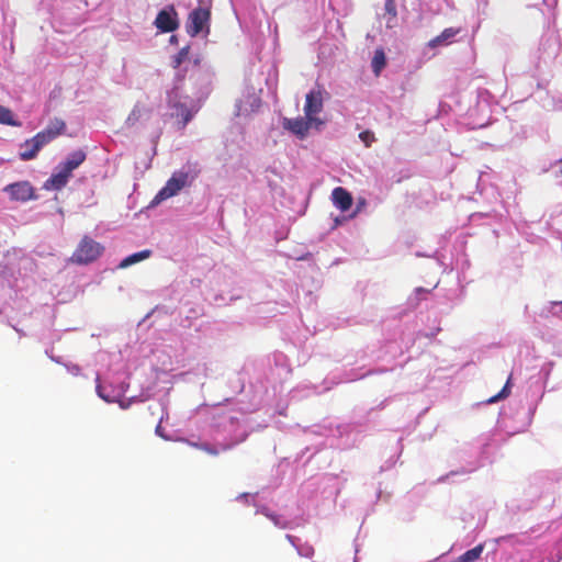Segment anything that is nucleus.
I'll use <instances>...</instances> for the list:
<instances>
[{"label": "nucleus", "instance_id": "obj_1", "mask_svg": "<svg viewBox=\"0 0 562 562\" xmlns=\"http://www.w3.org/2000/svg\"><path fill=\"white\" fill-rule=\"evenodd\" d=\"M212 74L209 70L196 68L189 81L177 78L175 87L167 93V102L171 110L170 115L181 119L180 128H183L200 109V103L210 92Z\"/></svg>", "mask_w": 562, "mask_h": 562}, {"label": "nucleus", "instance_id": "obj_2", "mask_svg": "<svg viewBox=\"0 0 562 562\" xmlns=\"http://www.w3.org/2000/svg\"><path fill=\"white\" fill-rule=\"evenodd\" d=\"M199 171L193 165H186L175 171L166 184L155 195L151 204L158 205L162 201L177 195L183 188L190 186L198 177Z\"/></svg>", "mask_w": 562, "mask_h": 562}, {"label": "nucleus", "instance_id": "obj_3", "mask_svg": "<svg viewBox=\"0 0 562 562\" xmlns=\"http://www.w3.org/2000/svg\"><path fill=\"white\" fill-rule=\"evenodd\" d=\"M261 88L256 87L251 83H247L241 97L235 104V114L238 117H249L252 113H256L261 105L260 92Z\"/></svg>", "mask_w": 562, "mask_h": 562}, {"label": "nucleus", "instance_id": "obj_4", "mask_svg": "<svg viewBox=\"0 0 562 562\" xmlns=\"http://www.w3.org/2000/svg\"><path fill=\"white\" fill-rule=\"evenodd\" d=\"M324 91L322 89L311 90L305 98L304 114L315 123V128L319 130L324 125V121L317 117V114L323 111L324 106Z\"/></svg>", "mask_w": 562, "mask_h": 562}, {"label": "nucleus", "instance_id": "obj_5", "mask_svg": "<svg viewBox=\"0 0 562 562\" xmlns=\"http://www.w3.org/2000/svg\"><path fill=\"white\" fill-rule=\"evenodd\" d=\"M102 249L99 243L90 237H83L74 252L71 260L76 263L91 262L101 255Z\"/></svg>", "mask_w": 562, "mask_h": 562}, {"label": "nucleus", "instance_id": "obj_6", "mask_svg": "<svg viewBox=\"0 0 562 562\" xmlns=\"http://www.w3.org/2000/svg\"><path fill=\"white\" fill-rule=\"evenodd\" d=\"M154 25L162 33L172 32L179 26L178 14L173 5H167L161 9L155 21Z\"/></svg>", "mask_w": 562, "mask_h": 562}, {"label": "nucleus", "instance_id": "obj_7", "mask_svg": "<svg viewBox=\"0 0 562 562\" xmlns=\"http://www.w3.org/2000/svg\"><path fill=\"white\" fill-rule=\"evenodd\" d=\"M210 20V10L206 8H195L189 14L188 23H187V32L191 36H196L200 34L204 27H207V23Z\"/></svg>", "mask_w": 562, "mask_h": 562}, {"label": "nucleus", "instance_id": "obj_8", "mask_svg": "<svg viewBox=\"0 0 562 562\" xmlns=\"http://www.w3.org/2000/svg\"><path fill=\"white\" fill-rule=\"evenodd\" d=\"M3 191L9 194L11 200L19 202H27L34 200V188L27 181H19L4 187Z\"/></svg>", "mask_w": 562, "mask_h": 562}, {"label": "nucleus", "instance_id": "obj_9", "mask_svg": "<svg viewBox=\"0 0 562 562\" xmlns=\"http://www.w3.org/2000/svg\"><path fill=\"white\" fill-rule=\"evenodd\" d=\"M283 127L292 134L303 139L306 137L308 131L315 127V123L305 117L284 119Z\"/></svg>", "mask_w": 562, "mask_h": 562}, {"label": "nucleus", "instance_id": "obj_10", "mask_svg": "<svg viewBox=\"0 0 562 562\" xmlns=\"http://www.w3.org/2000/svg\"><path fill=\"white\" fill-rule=\"evenodd\" d=\"M43 136H38L37 134L31 138L25 140L20 146V153L19 156L22 160H31L36 157L37 153L47 145L46 142H44Z\"/></svg>", "mask_w": 562, "mask_h": 562}, {"label": "nucleus", "instance_id": "obj_11", "mask_svg": "<svg viewBox=\"0 0 562 562\" xmlns=\"http://www.w3.org/2000/svg\"><path fill=\"white\" fill-rule=\"evenodd\" d=\"M66 128V124L60 119H54L50 120L48 125L40 133H37L38 136H43L44 142L47 144L54 140L57 136L63 134V132Z\"/></svg>", "mask_w": 562, "mask_h": 562}, {"label": "nucleus", "instance_id": "obj_12", "mask_svg": "<svg viewBox=\"0 0 562 562\" xmlns=\"http://www.w3.org/2000/svg\"><path fill=\"white\" fill-rule=\"evenodd\" d=\"M331 201L334 205L341 212L348 211L352 205L351 194L341 187H337L331 192Z\"/></svg>", "mask_w": 562, "mask_h": 562}, {"label": "nucleus", "instance_id": "obj_13", "mask_svg": "<svg viewBox=\"0 0 562 562\" xmlns=\"http://www.w3.org/2000/svg\"><path fill=\"white\" fill-rule=\"evenodd\" d=\"M459 33L458 29L448 27L441 32L440 35L436 36L435 38L430 40L427 44L428 48H436L439 46L448 45L452 42L454 36Z\"/></svg>", "mask_w": 562, "mask_h": 562}, {"label": "nucleus", "instance_id": "obj_14", "mask_svg": "<svg viewBox=\"0 0 562 562\" xmlns=\"http://www.w3.org/2000/svg\"><path fill=\"white\" fill-rule=\"evenodd\" d=\"M151 255V251L150 250H142V251H138V252H134L127 257H125L119 265H117V268L120 269H125L134 263H137L139 261H143L147 258H149Z\"/></svg>", "mask_w": 562, "mask_h": 562}, {"label": "nucleus", "instance_id": "obj_15", "mask_svg": "<svg viewBox=\"0 0 562 562\" xmlns=\"http://www.w3.org/2000/svg\"><path fill=\"white\" fill-rule=\"evenodd\" d=\"M86 160V153L82 151V150H76V151H72L70 153L65 161H63L65 164V166L70 169L71 171H74L75 169H77L83 161Z\"/></svg>", "mask_w": 562, "mask_h": 562}, {"label": "nucleus", "instance_id": "obj_16", "mask_svg": "<svg viewBox=\"0 0 562 562\" xmlns=\"http://www.w3.org/2000/svg\"><path fill=\"white\" fill-rule=\"evenodd\" d=\"M484 550L483 544H477L476 547L468 550L463 554L459 555L456 560L452 562H475L480 559L482 552Z\"/></svg>", "mask_w": 562, "mask_h": 562}, {"label": "nucleus", "instance_id": "obj_17", "mask_svg": "<svg viewBox=\"0 0 562 562\" xmlns=\"http://www.w3.org/2000/svg\"><path fill=\"white\" fill-rule=\"evenodd\" d=\"M67 180L65 176L59 175L58 172H54L44 183V189L46 190H60L67 184Z\"/></svg>", "mask_w": 562, "mask_h": 562}, {"label": "nucleus", "instance_id": "obj_18", "mask_svg": "<svg viewBox=\"0 0 562 562\" xmlns=\"http://www.w3.org/2000/svg\"><path fill=\"white\" fill-rule=\"evenodd\" d=\"M386 65V57L383 49H376L372 58L371 67L373 72L378 76Z\"/></svg>", "mask_w": 562, "mask_h": 562}, {"label": "nucleus", "instance_id": "obj_19", "mask_svg": "<svg viewBox=\"0 0 562 562\" xmlns=\"http://www.w3.org/2000/svg\"><path fill=\"white\" fill-rule=\"evenodd\" d=\"M0 123L10 126H21V123L14 119L12 111L0 105Z\"/></svg>", "mask_w": 562, "mask_h": 562}, {"label": "nucleus", "instance_id": "obj_20", "mask_svg": "<svg viewBox=\"0 0 562 562\" xmlns=\"http://www.w3.org/2000/svg\"><path fill=\"white\" fill-rule=\"evenodd\" d=\"M145 112V108L142 106L140 104H136L132 112L130 113V115L127 116L126 121H125V124L128 126V127H133L136 125V123L139 121V119L143 116Z\"/></svg>", "mask_w": 562, "mask_h": 562}, {"label": "nucleus", "instance_id": "obj_21", "mask_svg": "<svg viewBox=\"0 0 562 562\" xmlns=\"http://www.w3.org/2000/svg\"><path fill=\"white\" fill-rule=\"evenodd\" d=\"M189 46L180 49V52L173 58L175 68H180L188 59Z\"/></svg>", "mask_w": 562, "mask_h": 562}, {"label": "nucleus", "instance_id": "obj_22", "mask_svg": "<svg viewBox=\"0 0 562 562\" xmlns=\"http://www.w3.org/2000/svg\"><path fill=\"white\" fill-rule=\"evenodd\" d=\"M509 381L510 379H508V381L506 382V384L498 394L488 400L490 403H495L499 400L506 398L509 395Z\"/></svg>", "mask_w": 562, "mask_h": 562}, {"label": "nucleus", "instance_id": "obj_23", "mask_svg": "<svg viewBox=\"0 0 562 562\" xmlns=\"http://www.w3.org/2000/svg\"><path fill=\"white\" fill-rule=\"evenodd\" d=\"M192 447L194 448H198V449H201L212 456H217L218 454V450L212 446H210L209 443H191Z\"/></svg>", "mask_w": 562, "mask_h": 562}, {"label": "nucleus", "instance_id": "obj_24", "mask_svg": "<svg viewBox=\"0 0 562 562\" xmlns=\"http://www.w3.org/2000/svg\"><path fill=\"white\" fill-rule=\"evenodd\" d=\"M384 10L387 14L395 18L396 16V3L394 0H386L384 4Z\"/></svg>", "mask_w": 562, "mask_h": 562}, {"label": "nucleus", "instance_id": "obj_25", "mask_svg": "<svg viewBox=\"0 0 562 562\" xmlns=\"http://www.w3.org/2000/svg\"><path fill=\"white\" fill-rule=\"evenodd\" d=\"M359 138L369 147L374 139V135L369 131H364L359 134Z\"/></svg>", "mask_w": 562, "mask_h": 562}, {"label": "nucleus", "instance_id": "obj_26", "mask_svg": "<svg viewBox=\"0 0 562 562\" xmlns=\"http://www.w3.org/2000/svg\"><path fill=\"white\" fill-rule=\"evenodd\" d=\"M56 172H58L61 176H65V179L68 181L72 171L68 169L64 162L59 164V166L56 169Z\"/></svg>", "mask_w": 562, "mask_h": 562}, {"label": "nucleus", "instance_id": "obj_27", "mask_svg": "<svg viewBox=\"0 0 562 562\" xmlns=\"http://www.w3.org/2000/svg\"><path fill=\"white\" fill-rule=\"evenodd\" d=\"M266 516L268 518H270L276 526L280 527V528H286L288 525L286 522H283V521H280L279 517L277 515H273V514H266Z\"/></svg>", "mask_w": 562, "mask_h": 562}, {"label": "nucleus", "instance_id": "obj_28", "mask_svg": "<svg viewBox=\"0 0 562 562\" xmlns=\"http://www.w3.org/2000/svg\"><path fill=\"white\" fill-rule=\"evenodd\" d=\"M554 171L557 175L562 177V159L554 165Z\"/></svg>", "mask_w": 562, "mask_h": 562}, {"label": "nucleus", "instance_id": "obj_29", "mask_svg": "<svg viewBox=\"0 0 562 562\" xmlns=\"http://www.w3.org/2000/svg\"><path fill=\"white\" fill-rule=\"evenodd\" d=\"M299 553L301 555L310 557V555H312L314 553V549L312 547H308V548L305 549L304 552L300 550Z\"/></svg>", "mask_w": 562, "mask_h": 562}, {"label": "nucleus", "instance_id": "obj_30", "mask_svg": "<svg viewBox=\"0 0 562 562\" xmlns=\"http://www.w3.org/2000/svg\"><path fill=\"white\" fill-rule=\"evenodd\" d=\"M169 42H170V44H176L178 42L177 36L176 35H171Z\"/></svg>", "mask_w": 562, "mask_h": 562}, {"label": "nucleus", "instance_id": "obj_31", "mask_svg": "<svg viewBox=\"0 0 562 562\" xmlns=\"http://www.w3.org/2000/svg\"><path fill=\"white\" fill-rule=\"evenodd\" d=\"M120 407L123 408V409H126L128 407V404L123 402V401H121L120 402Z\"/></svg>", "mask_w": 562, "mask_h": 562}, {"label": "nucleus", "instance_id": "obj_32", "mask_svg": "<svg viewBox=\"0 0 562 562\" xmlns=\"http://www.w3.org/2000/svg\"><path fill=\"white\" fill-rule=\"evenodd\" d=\"M286 539H288L292 544H294V541H293V539H294V538H293V536H291V535H286Z\"/></svg>", "mask_w": 562, "mask_h": 562}, {"label": "nucleus", "instance_id": "obj_33", "mask_svg": "<svg viewBox=\"0 0 562 562\" xmlns=\"http://www.w3.org/2000/svg\"><path fill=\"white\" fill-rule=\"evenodd\" d=\"M156 432H157L158 435H161V434H160V432H161V426H160V425H158V426L156 427Z\"/></svg>", "mask_w": 562, "mask_h": 562}, {"label": "nucleus", "instance_id": "obj_34", "mask_svg": "<svg viewBox=\"0 0 562 562\" xmlns=\"http://www.w3.org/2000/svg\"><path fill=\"white\" fill-rule=\"evenodd\" d=\"M99 395H100V397L104 398L106 402H110V401H109L105 396H103V394H101L100 392H99Z\"/></svg>", "mask_w": 562, "mask_h": 562}, {"label": "nucleus", "instance_id": "obj_35", "mask_svg": "<svg viewBox=\"0 0 562 562\" xmlns=\"http://www.w3.org/2000/svg\"><path fill=\"white\" fill-rule=\"evenodd\" d=\"M560 303L562 304V301Z\"/></svg>", "mask_w": 562, "mask_h": 562}]
</instances>
